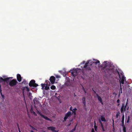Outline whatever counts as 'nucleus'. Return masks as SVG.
I'll return each instance as SVG.
<instances>
[{
	"label": "nucleus",
	"mask_w": 132,
	"mask_h": 132,
	"mask_svg": "<svg viewBox=\"0 0 132 132\" xmlns=\"http://www.w3.org/2000/svg\"><path fill=\"white\" fill-rule=\"evenodd\" d=\"M73 111H76L77 110V109L76 108H75L74 109H73Z\"/></svg>",
	"instance_id": "obj_36"
},
{
	"label": "nucleus",
	"mask_w": 132,
	"mask_h": 132,
	"mask_svg": "<svg viewBox=\"0 0 132 132\" xmlns=\"http://www.w3.org/2000/svg\"><path fill=\"white\" fill-rule=\"evenodd\" d=\"M18 82L15 79H14L11 80L9 83V85L11 87H13Z\"/></svg>",
	"instance_id": "obj_4"
},
{
	"label": "nucleus",
	"mask_w": 132,
	"mask_h": 132,
	"mask_svg": "<svg viewBox=\"0 0 132 132\" xmlns=\"http://www.w3.org/2000/svg\"><path fill=\"white\" fill-rule=\"evenodd\" d=\"M9 78H5L3 79L2 77H1L0 79L1 80V81L2 82H6L7 83L9 82Z\"/></svg>",
	"instance_id": "obj_15"
},
{
	"label": "nucleus",
	"mask_w": 132,
	"mask_h": 132,
	"mask_svg": "<svg viewBox=\"0 0 132 132\" xmlns=\"http://www.w3.org/2000/svg\"><path fill=\"white\" fill-rule=\"evenodd\" d=\"M122 126L123 127V132H126V127L124 125V126Z\"/></svg>",
	"instance_id": "obj_29"
},
{
	"label": "nucleus",
	"mask_w": 132,
	"mask_h": 132,
	"mask_svg": "<svg viewBox=\"0 0 132 132\" xmlns=\"http://www.w3.org/2000/svg\"><path fill=\"white\" fill-rule=\"evenodd\" d=\"M29 85V86L30 87H36L38 86V84L35 83V81L34 80H31L30 81Z\"/></svg>",
	"instance_id": "obj_3"
},
{
	"label": "nucleus",
	"mask_w": 132,
	"mask_h": 132,
	"mask_svg": "<svg viewBox=\"0 0 132 132\" xmlns=\"http://www.w3.org/2000/svg\"><path fill=\"white\" fill-rule=\"evenodd\" d=\"M17 126L18 127V129L19 131V132H21V131L20 130V129L19 128V124L18 123H16Z\"/></svg>",
	"instance_id": "obj_30"
},
{
	"label": "nucleus",
	"mask_w": 132,
	"mask_h": 132,
	"mask_svg": "<svg viewBox=\"0 0 132 132\" xmlns=\"http://www.w3.org/2000/svg\"><path fill=\"white\" fill-rule=\"evenodd\" d=\"M7 78H9V79H12V78H13V77H7Z\"/></svg>",
	"instance_id": "obj_43"
},
{
	"label": "nucleus",
	"mask_w": 132,
	"mask_h": 132,
	"mask_svg": "<svg viewBox=\"0 0 132 132\" xmlns=\"http://www.w3.org/2000/svg\"><path fill=\"white\" fill-rule=\"evenodd\" d=\"M35 105V108H36V105H39L40 104V102H39L38 99L37 98H35L33 100Z\"/></svg>",
	"instance_id": "obj_8"
},
{
	"label": "nucleus",
	"mask_w": 132,
	"mask_h": 132,
	"mask_svg": "<svg viewBox=\"0 0 132 132\" xmlns=\"http://www.w3.org/2000/svg\"><path fill=\"white\" fill-rule=\"evenodd\" d=\"M72 112H73V113H74V115H76V111H72Z\"/></svg>",
	"instance_id": "obj_37"
},
{
	"label": "nucleus",
	"mask_w": 132,
	"mask_h": 132,
	"mask_svg": "<svg viewBox=\"0 0 132 132\" xmlns=\"http://www.w3.org/2000/svg\"><path fill=\"white\" fill-rule=\"evenodd\" d=\"M130 119V117L129 116H128L127 118L126 117V116L125 121L127 123H129Z\"/></svg>",
	"instance_id": "obj_22"
},
{
	"label": "nucleus",
	"mask_w": 132,
	"mask_h": 132,
	"mask_svg": "<svg viewBox=\"0 0 132 132\" xmlns=\"http://www.w3.org/2000/svg\"><path fill=\"white\" fill-rule=\"evenodd\" d=\"M128 104V100H127L126 105L123 103L122 104V106L121 108V111L122 113H123V112L126 110V106Z\"/></svg>",
	"instance_id": "obj_5"
},
{
	"label": "nucleus",
	"mask_w": 132,
	"mask_h": 132,
	"mask_svg": "<svg viewBox=\"0 0 132 132\" xmlns=\"http://www.w3.org/2000/svg\"><path fill=\"white\" fill-rule=\"evenodd\" d=\"M22 84H23L25 85L27 84L28 83L25 79L22 82Z\"/></svg>",
	"instance_id": "obj_23"
},
{
	"label": "nucleus",
	"mask_w": 132,
	"mask_h": 132,
	"mask_svg": "<svg viewBox=\"0 0 132 132\" xmlns=\"http://www.w3.org/2000/svg\"><path fill=\"white\" fill-rule=\"evenodd\" d=\"M31 94L30 93H29V95H30V94Z\"/></svg>",
	"instance_id": "obj_51"
},
{
	"label": "nucleus",
	"mask_w": 132,
	"mask_h": 132,
	"mask_svg": "<svg viewBox=\"0 0 132 132\" xmlns=\"http://www.w3.org/2000/svg\"><path fill=\"white\" fill-rule=\"evenodd\" d=\"M108 74L109 73V72H111V73L114 72L115 67L113 65V63L109 62H108Z\"/></svg>",
	"instance_id": "obj_1"
},
{
	"label": "nucleus",
	"mask_w": 132,
	"mask_h": 132,
	"mask_svg": "<svg viewBox=\"0 0 132 132\" xmlns=\"http://www.w3.org/2000/svg\"><path fill=\"white\" fill-rule=\"evenodd\" d=\"M70 111H73V109H72V107H71L70 108Z\"/></svg>",
	"instance_id": "obj_40"
},
{
	"label": "nucleus",
	"mask_w": 132,
	"mask_h": 132,
	"mask_svg": "<svg viewBox=\"0 0 132 132\" xmlns=\"http://www.w3.org/2000/svg\"><path fill=\"white\" fill-rule=\"evenodd\" d=\"M99 122L101 124V127L102 128L103 131H105V130L103 126V125L102 123V122L100 120H99Z\"/></svg>",
	"instance_id": "obj_20"
},
{
	"label": "nucleus",
	"mask_w": 132,
	"mask_h": 132,
	"mask_svg": "<svg viewBox=\"0 0 132 132\" xmlns=\"http://www.w3.org/2000/svg\"><path fill=\"white\" fill-rule=\"evenodd\" d=\"M94 128L95 130L96 131L97 130V126H94Z\"/></svg>",
	"instance_id": "obj_32"
},
{
	"label": "nucleus",
	"mask_w": 132,
	"mask_h": 132,
	"mask_svg": "<svg viewBox=\"0 0 132 132\" xmlns=\"http://www.w3.org/2000/svg\"><path fill=\"white\" fill-rule=\"evenodd\" d=\"M56 77L57 78H60V76H56Z\"/></svg>",
	"instance_id": "obj_42"
},
{
	"label": "nucleus",
	"mask_w": 132,
	"mask_h": 132,
	"mask_svg": "<svg viewBox=\"0 0 132 132\" xmlns=\"http://www.w3.org/2000/svg\"><path fill=\"white\" fill-rule=\"evenodd\" d=\"M17 79L18 80V81L20 82L22 80V78L21 75L19 74H18L17 75Z\"/></svg>",
	"instance_id": "obj_16"
},
{
	"label": "nucleus",
	"mask_w": 132,
	"mask_h": 132,
	"mask_svg": "<svg viewBox=\"0 0 132 132\" xmlns=\"http://www.w3.org/2000/svg\"><path fill=\"white\" fill-rule=\"evenodd\" d=\"M23 89H26L28 92H29L30 90L29 88L27 86L24 87Z\"/></svg>",
	"instance_id": "obj_27"
},
{
	"label": "nucleus",
	"mask_w": 132,
	"mask_h": 132,
	"mask_svg": "<svg viewBox=\"0 0 132 132\" xmlns=\"http://www.w3.org/2000/svg\"><path fill=\"white\" fill-rule=\"evenodd\" d=\"M85 63V61H84L83 62V64H84Z\"/></svg>",
	"instance_id": "obj_47"
},
{
	"label": "nucleus",
	"mask_w": 132,
	"mask_h": 132,
	"mask_svg": "<svg viewBox=\"0 0 132 132\" xmlns=\"http://www.w3.org/2000/svg\"><path fill=\"white\" fill-rule=\"evenodd\" d=\"M117 73H118V74L120 76V73H119V72L117 71Z\"/></svg>",
	"instance_id": "obj_45"
},
{
	"label": "nucleus",
	"mask_w": 132,
	"mask_h": 132,
	"mask_svg": "<svg viewBox=\"0 0 132 132\" xmlns=\"http://www.w3.org/2000/svg\"><path fill=\"white\" fill-rule=\"evenodd\" d=\"M96 126V122L95 121H94V126Z\"/></svg>",
	"instance_id": "obj_44"
},
{
	"label": "nucleus",
	"mask_w": 132,
	"mask_h": 132,
	"mask_svg": "<svg viewBox=\"0 0 132 132\" xmlns=\"http://www.w3.org/2000/svg\"><path fill=\"white\" fill-rule=\"evenodd\" d=\"M94 61H93L92 62V63L90 64V66H91L93 64V63H94L96 64L98 63V65H100V62L99 60H94Z\"/></svg>",
	"instance_id": "obj_14"
},
{
	"label": "nucleus",
	"mask_w": 132,
	"mask_h": 132,
	"mask_svg": "<svg viewBox=\"0 0 132 132\" xmlns=\"http://www.w3.org/2000/svg\"><path fill=\"white\" fill-rule=\"evenodd\" d=\"M82 103L84 104V107H86V102L85 100V97H83L82 98Z\"/></svg>",
	"instance_id": "obj_19"
},
{
	"label": "nucleus",
	"mask_w": 132,
	"mask_h": 132,
	"mask_svg": "<svg viewBox=\"0 0 132 132\" xmlns=\"http://www.w3.org/2000/svg\"><path fill=\"white\" fill-rule=\"evenodd\" d=\"M50 80L51 83L53 84L55 81V78L53 76H51L50 78Z\"/></svg>",
	"instance_id": "obj_12"
},
{
	"label": "nucleus",
	"mask_w": 132,
	"mask_h": 132,
	"mask_svg": "<svg viewBox=\"0 0 132 132\" xmlns=\"http://www.w3.org/2000/svg\"><path fill=\"white\" fill-rule=\"evenodd\" d=\"M83 90H84L85 92L86 93V91L85 90V89H84V87L83 88Z\"/></svg>",
	"instance_id": "obj_46"
},
{
	"label": "nucleus",
	"mask_w": 132,
	"mask_h": 132,
	"mask_svg": "<svg viewBox=\"0 0 132 132\" xmlns=\"http://www.w3.org/2000/svg\"><path fill=\"white\" fill-rule=\"evenodd\" d=\"M72 115L70 111H69L65 115V116L64 117V120L63 121L64 122L67 119L68 117H70Z\"/></svg>",
	"instance_id": "obj_7"
},
{
	"label": "nucleus",
	"mask_w": 132,
	"mask_h": 132,
	"mask_svg": "<svg viewBox=\"0 0 132 132\" xmlns=\"http://www.w3.org/2000/svg\"><path fill=\"white\" fill-rule=\"evenodd\" d=\"M46 82H48L49 84L48 83L45 84V89L46 90H48L50 89L49 86H50V83L48 80H46Z\"/></svg>",
	"instance_id": "obj_13"
},
{
	"label": "nucleus",
	"mask_w": 132,
	"mask_h": 132,
	"mask_svg": "<svg viewBox=\"0 0 132 132\" xmlns=\"http://www.w3.org/2000/svg\"><path fill=\"white\" fill-rule=\"evenodd\" d=\"M120 113L119 112H116V118H118V116L119 115Z\"/></svg>",
	"instance_id": "obj_26"
},
{
	"label": "nucleus",
	"mask_w": 132,
	"mask_h": 132,
	"mask_svg": "<svg viewBox=\"0 0 132 132\" xmlns=\"http://www.w3.org/2000/svg\"><path fill=\"white\" fill-rule=\"evenodd\" d=\"M41 85L42 86V89H44V87H45V84H41Z\"/></svg>",
	"instance_id": "obj_28"
},
{
	"label": "nucleus",
	"mask_w": 132,
	"mask_h": 132,
	"mask_svg": "<svg viewBox=\"0 0 132 132\" xmlns=\"http://www.w3.org/2000/svg\"><path fill=\"white\" fill-rule=\"evenodd\" d=\"M72 121V120H71L70 121L71 122Z\"/></svg>",
	"instance_id": "obj_55"
},
{
	"label": "nucleus",
	"mask_w": 132,
	"mask_h": 132,
	"mask_svg": "<svg viewBox=\"0 0 132 132\" xmlns=\"http://www.w3.org/2000/svg\"><path fill=\"white\" fill-rule=\"evenodd\" d=\"M120 90H121V93H122V88L121 87V85H120Z\"/></svg>",
	"instance_id": "obj_41"
},
{
	"label": "nucleus",
	"mask_w": 132,
	"mask_h": 132,
	"mask_svg": "<svg viewBox=\"0 0 132 132\" xmlns=\"http://www.w3.org/2000/svg\"><path fill=\"white\" fill-rule=\"evenodd\" d=\"M120 105V104H118L117 105L118 106H119V105Z\"/></svg>",
	"instance_id": "obj_52"
},
{
	"label": "nucleus",
	"mask_w": 132,
	"mask_h": 132,
	"mask_svg": "<svg viewBox=\"0 0 132 132\" xmlns=\"http://www.w3.org/2000/svg\"><path fill=\"white\" fill-rule=\"evenodd\" d=\"M76 127V126L75 127V128H73V129H72V132H73V131H74L75 130Z\"/></svg>",
	"instance_id": "obj_35"
},
{
	"label": "nucleus",
	"mask_w": 132,
	"mask_h": 132,
	"mask_svg": "<svg viewBox=\"0 0 132 132\" xmlns=\"http://www.w3.org/2000/svg\"><path fill=\"white\" fill-rule=\"evenodd\" d=\"M71 123H70L68 125V126H69L70 125H71Z\"/></svg>",
	"instance_id": "obj_48"
},
{
	"label": "nucleus",
	"mask_w": 132,
	"mask_h": 132,
	"mask_svg": "<svg viewBox=\"0 0 132 132\" xmlns=\"http://www.w3.org/2000/svg\"><path fill=\"white\" fill-rule=\"evenodd\" d=\"M96 95L98 100L100 101V102L102 104H103V103L102 102V100L100 96H99L97 94H96Z\"/></svg>",
	"instance_id": "obj_18"
},
{
	"label": "nucleus",
	"mask_w": 132,
	"mask_h": 132,
	"mask_svg": "<svg viewBox=\"0 0 132 132\" xmlns=\"http://www.w3.org/2000/svg\"><path fill=\"white\" fill-rule=\"evenodd\" d=\"M107 61H105L101 65H100L101 69L105 73H106L107 72Z\"/></svg>",
	"instance_id": "obj_2"
},
{
	"label": "nucleus",
	"mask_w": 132,
	"mask_h": 132,
	"mask_svg": "<svg viewBox=\"0 0 132 132\" xmlns=\"http://www.w3.org/2000/svg\"><path fill=\"white\" fill-rule=\"evenodd\" d=\"M101 121H105L106 120L105 118L103 117V116H102L101 117Z\"/></svg>",
	"instance_id": "obj_24"
},
{
	"label": "nucleus",
	"mask_w": 132,
	"mask_h": 132,
	"mask_svg": "<svg viewBox=\"0 0 132 132\" xmlns=\"http://www.w3.org/2000/svg\"><path fill=\"white\" fill-rule=\"evenodd\" d=\"M125 79V77L124 76H122V77L121 79V80H120V84H121V83L122 84H124V82Z\"/></svg>",
	"instance_id": "obj_17"
},
{
	"label": "nucleus",
	"mask_w": 132,
	"mask_h": 132,
	"mask_svg": "<svg viewBox=\"0 0 132 132\" xmlns=\"http://www.w3.org/2000/svg\"><path fill=\"white\" fill-rule=\"evenodd\" d=\"M91 132H95L93 128H92V129Z\"/></svg>",
	"instance_id": "obj_38"
},
{
	"label": "nucleus",
	"mask_w": 132,
	"mask_h": 132,
	"mask_svg": "<svg viewBox=\"0 0 132 132\" xmlns=\"http://www.w3.org/2000/svg\"><path fill=\"white\" fill-rule=\"evenodd\" d=\"M50 88L52 90H54L56 88L55 86L54 85H53L52 86H51Z\"/></svg>",
	"instance_id": "obj_25"
},
{
	"label": "nucleus",
	"mask_w": 132,
	"mask_h": 132,
	"mask_svg": "<svg viewBox=\"0 0 132 132\" xmlns=\"http://www.w3.org/2000/svg\"><path fill=\"white\" fill-rule=\"evenodd\" d=\"M1 95H2V97L3 98H4V95H2V93H1Z\"/></svg>",
	"instance_id": "obj_34"
},
{
	"label": "nucleus",
	"mask_w": 132,
	"mask_h": 132,
	"mask_svg": "<svg viewBox=\"0 0 132 132\" xmlns=\"http://www.w3.org/2000/svg\"><path fill=\"white\" fill-rule=\"evenodd\" d=\"M112 130L113 132H115V129L114 128V126H113V128L112 129Z\"/></svg>",
	"instance_id": "obj_33"
},
{
	"label": "nucleus",
	"mask_w": 132,
	"mask_h": 132,
	"mask_svg": "<svg viewBox=\"0 0 132 132\" xmlns=\"http://www.w3.org/2000/svg\"><path fill=\"white\" fill-rule=\"evenodd\" d=\"M47 129L49 130H51L53 132H58L59 130H56L55 129V128L51 126L49 127H47Z\"/></svg>",
	"instance_id": "obj_9"
},
{
	"label": "nucleus",
	"mask_w": 132,
	"mask_h": 132,
	"mask_svg": "<svg viewBox=\"0 0 132 132\" xmlns=\"http://www.w3.org/2000/svg\"><path fill=\"white\" fill-rule=\"evenodd\" d=\"M30 132H34L33 130H31L30 131Z\"/></svg>",
	"instance_id": "obj_49"
},
{
	"label": "nucleus",
	"mask_w": 132,
	"mask_h": 132,
	"mask_svg": "<svg viewBox=\"0 0 132 132\" xmlns=\"http://www.w3.org/2000/svg\"><path fill=\"white\" fill-rule=\"evenodd\" d=\"M74 95H75V97L76 96L75 95V94L74 93Z\"/></svg>",
	"instance_id": "obj_54"
},
{
	"label": "nucleus",
	"mask_w": 132,
	"mask_h": 132,
	"mask_svg": "<svg viewBox=\"0 0 132 132\" xmlns=\"http://www.w3.org/2000/svg\"><path fill=\"white\" fill-rule=\"evenodd\" d=\"M38 114L42 117L43 118L47 120L52 121L49 118L47 117L44 116V115L42 114L40 112H39Z\"/></svg>",
	"instance_id": "obj_11"
},
{
	"label": "nucleus",
	"mask_w": 132,
	"mask_h": 132,
	"mask_svg": "<svg viewBox=\"0 0 132 132\" xmlns=\"http://www.w3.org/2000/svg\"><path fill=\"white\" fill-rule=\"evenodd\" d=\"M5 77H6V76H3V78H5Z\"/></svg>",
	"instance_id": "obj_50"
},
{
	"label": "nucleus",
	"mask_w": 132,
	"mask_h": 132,
	"mask_svg": "<svg viewBox=\"0 0 132 132\" xmlns=\"http://www.w3.org/2000/svg\"><path fill=\"white\" fill-rule=\"evenodd\" d=\"M33 113H34V114L35 113H35V112H34V111L33 112Z\"/></svg>",
	"instance_id": "obj_53"
},
{
	"label": "nucleus",
	"mask_w": 132,
	"mask_h": 132,
	"mask_svg": "<svg viewBox=\"0 0 132 132\" xmlns=\"http://www.w3.org/2000/svg\"><path fill=\"white\" fill-rule=\"evenodd\" d=\"M29 126L33 129V130H37L35 128L33 127L31 125H30Z\"/></svg>",
	"instance_id": "obj_31"
},
{
	"label": "nucleus",
	"mask_w": 132,
	"mask_h": 132,
	"mask_svg": "<svg viewBox=\"0 0 132 132\" xmlns=\"http://www.w3.org/2000/svg\"><path fill=\"white\" fill-rule=\"evenodd\" d=\"M120 100L119 99H118L117 101V102L118 103H119V102H120Z\"/></svg>",
	"instance_id": "obj_39"
},
{
	"label": "nucleus",
	"mask_w": 132,
	"mask_h": 132,
	"mask_svg": "<svg viewBox=\"0 0 132 132\" xmlns=\"http://www.w3.org/2000/svg\"><path fill=\"white\" fill-rule=\"evenodd\" d=\"M89 63V61H87L85 64L84 67V68H86L87 70H91L90 67L88 65Z\"/></svg>",
	"instance_id": "obj_10"
},
{
	"label": "nucleus",
	"mask_w": 132,
	"mask_h": 132,
	"mask_svg": "<svg viewBox=\"0 0 132 132\" xmlns=\"http://www.w3.org/2000/svg\"><path fill=\"white\" fill-rule=\"evenodd\" d=\"M109 88H108V90H109Z\"/></svg>",
	"instance_id": "obj_56"
},
{
	"label": "nucleus",
	"mask_w": 132,
	"mask_h": 132,
	"mask_svg": "<svg viewBox=\"0 0 132 132\" xmlns=\"http://www.w3.org/2000/svg\"><path fill=\"white\" fill-rule=\"evenodd\" d=\"M124 115L123 114L122 115V126H124Z\"/></svg>",
	"instance_id": "obj_21"
},
{
	"label": "nucleus",
	"mask_w": 132,
	"mask_h": 132,
	"mask_svg": "<svg viewBox=\"0 0 132 132\" xmlns=\"http://www.w3.org/2000/svg\"><path fill=\"white\" fill-rule=\"evenodd\" d=\"M78 70L75 68H73L72 70H70V72L71 73L72 75L74 77L76 76L77 75Z\"/></svg>",
	"instance_id": "obj_6"
}]
</instances>
